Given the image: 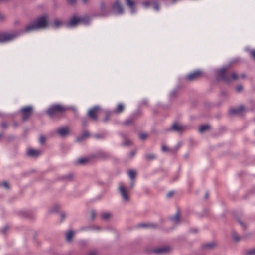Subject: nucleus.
I'll return each mask as SVG.
<instances>
[{
    "instance_id": "nucleus-1",
    "label": "nucleus",
    "mask_w": 255,
    "mask_h": 255,
    "mask_svg": "<svg viewBox=\"0 0 255 255\" xmlns=\"http://www.w3.org/2000/svg\"><path fill=\"white\" fill-rule=\"evenodd\" d=\"M47 26L48 22L46 17L45 16H42L37 19L34 22L27 25L23 32H28L39 29H43L47 27Z\"/></svg>"
},
{
    "instance_id": "nucleus-2",
    "label": "nucleus",
    "mask_w": 255,
    "mask_h": 255,
    "mask_svg": "<svg viewBox=\"0 0 255 255\" xmlns=\"http://www.w3.org/2000/svg\"><path fill=\"white\" fill-rule=\"evenodd\" d=\"M66 110V108L61 105H54L47 110V114L51 117L60 116Z\"/></svg>"
},
{
    "instance_id": "nucleus-3",
    "label": "nucleus",
    "mask_w": 255,
    "mask_h": 255,
    "mask_svg": "<svg viewBox=\"0 0 255 255\" xmlns=\"http://www.w3.org/2000/svg\"><path fill=\"white\" fill-rule=\"evenodd\" d=\"M228 68L224 67L221 69L218 72V76L224 79L226 82H229L232 80H237L239 78L240 76H238L235 73H232L231 74V78L225 76V73L227 71Z\"/></svg>"
},
{
    "instance_id": "nucleus-4",
    "label": "nucleus",
    "mask_w": 255,
    "mask_h": 255,
    "mask_svg": "<svg viewBox=\"0 0 255 255\" xmlns=\"http://www.w3.org/2000/svg\"><path fill=\"white\" fill-rule=\"evenodd\" d=\"M20 33L17 32L0 33V43L7 42L14 39Z\"/></svg>"
},
{
    "instance_id": "nucleus-5",
    "label": "nucleus",
    "mask_w": 255,
    "mask_h": 255,
    "mask_svg": "<svg viewBox=\"0 0 255 255\" xmlns=\"http://www.w3.org/2000/svg\"><path fill=\"white\" fill-rule=\"evenodd\" d=\"M203 75L201 71L197 70L187 75L185 78L188 81H192L201 78Z\"/></svg>"
},
{
    "instance_id": "nucleus-6",
    "label": "nucleus",
    "mask_w": 255,
    "mask_h": 255,
    "mask_svg": "<svg viewBox=\"0 0 255 255\" xmlns=\"http://www.w3.org/2000/svg\"><path fill=\"white\" fill-rule=\"evenodd\" d=\"M33 108L31 106H26L22 108L21 110V113L23 120H26L32 115Z\"/></svg>"
},
{
    "instance_id": "nucleus-7",
    "label": "nucleus",
    "mask_w": 255,
    "mask_h": 255,
    "mask_svg": "<svg viewBox=\"0 0 255 255\" xmlns=\"http://www.w3.org/2000/svg\"><path fill=\"white\" fill-rule=\"evenodd\" d=\"M119 190L123 200L126 202H128L129 199L128 193L123 184L119 185Z\"/></svg>"
},
{
    "instance_id": "nucleus-8",
    "label": "nucleus",
    "mask_w": 255,
    "mask_h": 255,
    "mask_svg": "<svg viewBox=\"0 0 255 255\" xmlns=\"http://www.w3.org/2000/svg\"><path fill=\"white\" fill-rule=\"evenodd\" d=\"M111 8L112 10L116 14H121L123 12V6L118 0L113 3Z\"/></svg>"
},
{
    "instance_id": "nucleus-9",
    "label": "nucleus",
    "mask_w": 255,
    "mask_h": 255,
    "mask_svg": "<svg viewBox=\"0 0 255 255\" xmlns=\"http://www.w3.org/2000/svg\"><path fill=\"white\" fill-rule=\"evenodd\" d=\"M172 249L169 246H162L153 249V252L157 254H165L169 253Z\"/></svg>"
},
{
    "instance_id": "nucleus-10",
    "label": "nucleus",
    "mask_w": 255,
    "mask_h": 255,
    "mask_svg": "<svg viewBox=\"0 0 255 255\" xmlns=\"http://www.w3.org/2000/svg\"><path fill=\"white\" fill-rule=\"evenodd\" d=\"M85 21L84 18H79L76 16L72 17L68 22L67 25L69 27H74L78 24Z\"/></svg>"
},
{
    "instance_id": "nucleus-11",
    "label": "nucleus",
    "mask_w": 255,
    "mask_h": 255,
    "mask_svg": "<svg viewBox=\"0 0 255 255\" xmlns=\"http://www.w3.org/2000/svg\"><path fill=\"white\" fill-rule=\"evenodd\" d=\"M100 110V107L98 106L94 107L91 108L88 112V116L93 120H96L97 119V114Z\"/></svg>"
},
{
    "instance_id": "nucleus-12",
    "label": "nucleus",
    "mask_w": 255,
    "mask_h": 255,
    "mask_svg": "<svg viewBox=\"0 0 255 255\" xmlns=\"http://www.w3.org/2000/svg\"><path fill=\"white\" fill-rule=\"evenodd\" d=\"M171 128L177 132H182L184 131L186 128L181 124L175 123L172 125Z\"/></svg>"
},
{
    "instance_id": "nucleus-13",
    "label": "nucleus",
    "mask_w": 255,
    "mask_h": 255,
    "mask_svg": "<svg viewBox=\"0 0 255 255\" xmlns=\"http://www.w3.org/2000/svg\"><path fill=\"white\" fill-rule=\"evenodd\" d=\"M69 128L68 127H63L57 129V132L61 136H66L69 134Z\"/></svg>"
},
{
    "instance_id": "nucleus-14",
    "label": "nucleus",
    "mask_w": 255,
    "mask_h": 255,
    "mask_svg": "<svg viewBox=\"0 0 255 255\" xmlns=\"http://www.w3.org/2000/svg\"><path fill=\"white\" fill-rule=\"evenodd\" d=\"M244 111V108L241 106L238 108H233L230 110V113L232 115H241Z\"/></svg>"
},
{
    "instance_id": "nucleus-15",
    "label": "nucleus",
    "mask_w": 255,
    "mask_h": 255,
    "mask_svg": "<svg viewBox=\"0 0 255 255\" xmlns=\"http://www.w3.org/2000/svg\"><path fill=\"white\" fill-rule=\"evenodd\" d=\"M40 153V152L39 150L29 149L27 151V155L31 157H36L38 156Z\"/></svg>"
},
{
    "instance_id": "nucleus-16",
    "label": "nucleus",
    "mask_w": 255,
    "mask_h": 255,
    "mask_svg": "<svg viewBox=\"0 0 255 255\" xmlns=\"http://www.w3.org/2000/svg\"><path fill=\"white\" fill-rule=\"evenodd\" d=\"M128 174L130 179L133 180L131 185V186L133 187L134 186V180L136 177V172L134 170L129 169L128 170Z\"/></svg>"
},
{
    "instance_id": "nucleus-17",
    "label": "nucleus",
    "mask_w": 255,
    "mask_h": 255,
    "mask_svg": "<svg viewBox=\"0 0 255 255\" xmlns=\"http://www.w3.org/2000/svg\"><path fill=\"white\" fill-rule=\"evenodd\" d=\"M90 133L87 131H84L81 136L77 137V140L78 141H80L84 139H86L90 136Z\"/></svg>"
},
{
    "instance_id": "nucleus-18",
    "label": "nucleus",
    "mask_w": 255,
    "mask_h": 255,
    "mask_svg": "<svg viewBox=\"0 0 255 255\" xmlns=\"http://www.w3.org/2000/svg\"><path fill=\"white\" fill-rule=\"evenodd\" d=\"M217 246V244L214 242H210L203 246V248L205 249H211Z\"/></svg>"
},
{
    "instance_id": "nucleus-19",
    "label": "nucleus",
    "mask_w": 255,
    "mask_h": 255,
    "mask_svg": "<svg viewBox=\"0 0 255 255\" xmlns=\"http://www.w3.org/2000/svg\"><path fill=\"white\" fill-rule=\"evenodd\" d=\"M127 4L129 7L131 9V12H134V2L132 0H126Z\"/></svg>"
},
{
    "instance_id": "nucleus-20",
    "label": "nucleus",
    "mask_w": 255,
    "mask_h": 255,
    "mask_svg": "<svg viewBox=\"0 0 255 255\" xmlns=\"http://www.w3.org/2000/svg\"><path fill=\"white\" fill-rule=\"evenodd\" d=\"M124 109V106L122 103H119L118 104L116 109L115 110L114 112L116 113H120L123 111Z\"/></svg>"
},
{
    "instance_id": "nucleus-21",
    "label": "nucleus",
    "mask_w": 255,
    "mask_h": 255,
    "mask_svg": "<svg viewBox=\"0 0 255 255\" xmlns=\"http://www.w3.org/2000/svg\"><path fill=\"white\" fill-rule=\"evenodd\" d=\"M112 216L111 214L108 212H105L102 214L101 217L103 220L108 221Z\"/></svg>"
},
{
    "instance_id": "nucleus-22",
    "label": "nucleus",
    "mask_w": 255,
    "mask_h": 255,
    "mask_svg": "<svg viewBox=\"0 0 255 255\" xmlns=\"http://www.w3.org/2000/svg\"><path fill=\"white\" fill-rule=\"evenodd\" d=\"M74 232L72 231H69L66 234V240L70 242L72 239Z\"/></svg>"
},
{
    "instance_id": "nucleus-23",
    "label": "nucleus",
    "mask_w": 255,
    "mask_h": 255,
    "mask_svg": "<svg viewBox=\"0 0 255 255\" xmlns=\"http://www.w3.org/2000/svg\"><path fill=\"white\" fill-rule=\"evenodd\" d=\"M210 129V126L208 125L201 126L199 128V131L203 133Z\"/></svg>"
},
{
    "instance_id": "nucleus-24",
    "label": "nucleus",
    "mask_w": 255,
    "mask_h": 255,
    "mask_svg": "<svg viewBox=\"0 0 255 255\" xmlns=\"http://www.w3.org/2000/svg\"><path fill=\"white\" fill-rule=\"evenodd\" d=\"M89 161V159L86 158H81L77 160V163L80 165H83L87 163Z\"/></svg>"
},
{
    "instance_id": "nucleus-25",
    "label": "nucleus",
    "mask_w": 255,
    "mask_h": 255,
    "mask_svg": "<svg viewBox=\"0 0 255 255\" xmlns=\"http://www.w3.org/2000/svg\"><path fill=\"white\" fill-rule=\"evenodd\" d=\"M62 23L60 20H55L54 21V25L56 27H58L62 25Z\"/></svg>"
},
{
    "instance_id": "nucleus-26",
    "label": "nucleus",
    "mask_w": 255,
    "mask_h": 255,
    "mask_svg": "<svg viewBox=\"0 0 255 255\" xmlns=\"http://www.w3.org/2000/svg\"><path fill=\"white\" fill-rule=\"evenodd\" d=\"M139 138L142 140H144L147 138L148 135L146 133H140L139 135Z\"/></svg>"
},
{
    "instance_id": "nucleus-27",
    "label": "nucleus",
    "mask_w": 255,
    "mask_h": 255,
    "mask_svg": "<svg viewBox=\"0 0 255 255\" xmlns=\"http://www.w3.org/2000/svg\"><path fill=\"white\" fill-rule=\"evenodd\" d=\"M146 158L148 160H152L155 158V156L153 154H148L146 155Z\"/></svg>"
},
{
    "instance_id": "nucleus-28",
    "label": "nucleus",
    "mask_w": 255,
    "mask_h": 255,
    "mask_svg": "<svg viewBox=\"0 0 255 255\" xmlns=\"http://www.w3.org/2000/svg\"><path fill=\"white\" fill-rule=\"evenodd\" d=\"M132 142L130 140H129V139H126L124 141V144L125 145L128 146V145H130V144H132Z\"/></svg>"
},
{
    "instance_id": "nucleus-29",
    "label": "nucleus",
    "mask_w": 255,
    "mask_h": 255,
    "mask_svg": "<svg viewBox=\"0 0 255 255\" xmlns=\"http://www.w3.org/2000/svg\"><path fill=\"white\" fill-rule=\"evenodd\" d=\"M179 215L177 213L174 217L173 220L175 222H177L179 221Z\"/></svg>"
},
{
    "instance_id": "nucleus-30",
    "label": "nucleus",
    "mask_w": 255,
    "mask_h": 255,
    "mask_svg": "<svg viewBox=\"0 0 255 255\" xmlns=\"http://www.w3.org/2000/svg\"><path fill=\"white\" fill-rule=\"evenodd\" d=\"M133 122V120L132 119H128L125 121V123L127 125H128L131 123H132Z\"/></svg>"
},
{
    "instance_id": "nucleus-31",
    "label": "nucleus",
    "mask_w": 255,
    "mask_h": 255,
    "mask_svg": "<svg viewBox=\"0 0 255 255\" xmlns=\"http://www.w3.org/2000/svg\"><path fill=\"white\" fill-rule=\"evenodd\" d=\"M243 90V87L241 85H238L236 87V91L238 92L242 91Z\"/></svg>"
},
{
    "instance_id": "nucleus-32",
    "label": "nucleus",
    "mask_w": 255,
    "mask_h": 255,
    "mask_svg": "<svg viewBox=\"0 0 255 255\" xmlns=\"http://www.w3.org/2000/svg\"><path fill=\"white\" fill-rule=\"evenodd\" d=\"M87 255H97V253L96 251H92L88 253Z\"/></svg>"
},
{
    "instance_id": "nucleus-33",
    "label": "nucleus",
    "mask_w": 255,
    "mask_h": 255,
    "mask_svg": "<svg viewBox=\"0 0 255 255\" xmlns=\"http://www.w3.org/2000/svg\"><path fill=\"white\" fill-rule=\"evenodd\" d=\"M95 215H96V214H95V211H92L90 213L91 219L92 220H93L95 218Z\"/></svg>"
},
{
    "instance_id": "nucleus-34",
    "label": "nucleus",
    "mask_w": 255,
    "mask_h": 255,
    "mask_svg": "<svg viewBox=\"0 0 255 255\" xmlns=\"http://www.w3.org/2000/svg\"><path fill=\"white\" fill-rule=\"evenodd\" d=\"M77 0H67L68 3L71 5H73L76 2Z\"/></svg>"
},
{
    "instance_id": "nucleus-35",
    "label": "nucleus",
    "mask_w": 255,
    "mask_h": 255,
    "mask_svg": "<svg viewBox=\"0 0 255 255\" xmlns=\"http://www.w3.org/2000/svg\"><path fill=\"white\" fill-rule=\"evenodd\" d=\"M233 239L234 241L238 242L240 241V238L237 235H234L233 236Z\"/></svg>"
},
{
    "instance_id": "nucleus-36",
    "label": "nucleus",
    "mask_w": 255,
    "mask_h": 255,
    "mask_svg": "<svg viewBox=\"0 0 255 255\" xmlns=\"http://www.w3.org/2000/svg\"><path fill=\"white\" fill-rule=\"evenodd\" d=\"M142 4L145 6V7H148V6H149V5L150 4V2L149 1H144L142 3Z\"/></svg>"
},
{
    "instance_id": "nucleus-37",
    "label": "nucleus",
    "mask_w": 255,
    "mask_h": 255,
    "mask_svg": "<svg viewBox=\"0 0 255 255\" xmlns=\"http://www.w3.org/2000/svg\"><path fill=\"white\" fill-rule=\"evenodd\" d=\"M250 55L254 59H255V50L251 51L250 52Z\"/></svg>"
},
{
    "instance_id": "nucleus-38",
    "label": "nucleus",
    "mask_w": 255,
    "mask_h": 255,
    "mask_svg": "<svg viewBox=\"0 0 255 255\" xmlns=\"http://www.w3.org/2000/svg\"><path fill=\"white\" fill-rule=\"evenodd\" d=\"M162 151H163L165 152V151H168V148H167V147L166 146V145H162Z\"/></svg>"
},
{
    "instance_id": "nucleus-39",
    "label": "nucleus",
    "mask_w": 255,
    "mask_h": 255,
    "mask_svg": "<svg viewBox=\"0 0 255 255\" xmlns=\"http://www.w3.org/2000/svg\"><path fill=\"white\" fill-rule=\"evenodd\" d=\"M66 178L68 180H72L73 178V175H72V174L68 175L66 176Z\"/></svg>"
},
{
    "instance_id": "nucleus-40",
    "label": "nucleus",
    "mask_w": 255,
    "mask_h": 255,
    "mask_svg": "<svg viewBox=\"0 0 255 255\" xmlns=\"http://www.w3.org/2000/svg\"><path fill=\"white\" fill-rule=\"evenodd\" d=\"M136 154V151L135 150H133L132 151H131L129 154V156L130 157H133L135 154Z\"/></svg>"
},
{
    "instance_id": "nucleus-41",
    "label": "nucleus",
    "mask_w": 255,
    "mask_h": 255,
    "mask_svg": "<svg viewBox=\"0 0 255 255\" xmlns=\"http://www.w3.org/2000/svg\"><path fill=\"white\" fill-rule=\"evenodd\" d=\"M3 186H4V187H5L6 188H7V189L9 188V185H8V183H7V182H4L3 183Z\"/></svg>"
},
{
    "instance_id": "nucleus-42",
    "label": "nucleus",
    "mask_w": 255,
    "mask_h": 255,
    "mask_svg": "<svg viewBox=\"0 0 255 255\" xmlns=\"http://www.w3.org/2000/svg\"><path fill=\"white\" fill-rule=\"evenodd\" d=\"M45 138L43 136H41L39 139V141L41 143H43L45 142Z\"/></svg>"
},
{
    "instance_id": "nucleus-43",
    "label": "nucleus",
    "mask_w": 255,
    "mask_h": 255,
    "mask_svg": "<svg viewBox=\"0 0 255 255\" xmlns=\"http://www.w3.org/2000/svg\"><path fill=\"white\" fill-rule=\"evenodd\" d=\"M249 254H250V255H255V249H253V250H251V251L249 252Z\"/></svg>"
},
{
    "instance_id": "nucleus-44",
    "label": "nucleus",
    "mask_w": 255,
    "mask_h": 255,
    "mask_svg": "<svg viewBox=\"0 0 255 255\" xmlns=\"http://www.w3.org/2000/svg\"><path fill=\"white\" fill-rule=\"evenodd\" d=\"M100 8L102 10H104L105 8V5L104 3H102L100 4Z\"/></svg>"
},
{
    "instance_id": "nucleus-45",
    "label": "nucleus",
    "mask_w": 255,
    "mask_h": 255,
    "mask_svg": "<svg viewBox=\"0 0 255 255\" xmlns=\"http://www.w3.org/2000/svg\"><path fill=\"white\" fill-rule=\"evenodd\" d=\"M5 18V16L1 13H0V20H3Z\"/></svg>"
},
{
    "instance_id": "nucleus-46",
    "label": "nucleus",
    "mask_w": 255,
    "mask_h": 255,
    "mask_svg": "<svg viewBox=\"0 0 255 255\" xmlns=\"http://www.w3.org/2000/svg\"><path fill=\"white\" fill-rule=\"evenodd\" d=\"M2 127L3 128H6L7 127V125L6 123L3 122L2 124Z\"/></svg>"
},
{
    "instance_id": "nucleus-47",
    "label": "nucleus",
    "mask_w": 255,
    "mask_h": 255,
    "mask_svg": "<svg viewBox=\"0 0 255 255\" xmlns=\"http://www.w3.org/2000/svg\"><path fill=\"white\" fill-rule=\"evenodd\" d=\"M173 194V192H169L168 194H167V196L169 197H170L172 196V195Z\"/></svg>"
},
{
    "instance_id": "nucleus-48",
    "label": "nucleus",
    "mask_w": 255,
    "mask_h": 255,
    "mask_svg": "<svg viewBox=\"0 0 255 255\" xmlns=\"http://www.w3.org/2000/svg\"><path fill=\"white\" fill-rule=\"evenodd\" d=\"M95 136L96 138H102L103 137V135H95Z\"/></svg>"
},
{
    "instance_id": "nucleus-49",
    "label": "nucleus",
    "mask_w": 255,
    "mask_h": 255,
    "mask_svg": "<svg viewBox=\"0 0 255 255\" xmlns=\"http://www.w3.org/2000/svg\"><path fill=\"white\" fill-rule=\"evenodd\" d=\"M204 198L205 199H207L208 198V193H206L205 195Z\"/></svg>"
},
{
    "instance_id": "nucleus-50",
    "label": "nucleus",
    "mask_w": 255,
    "mask_h": 255,
    "mask_svg": "<svg viewBox=\"0 0 255 255\" xmlns=\"http://www.w3.org/2000/svg\"><path fill=\"white\" fill-rule=\"evenodd\" d=\"M239 222H240L241 225H242L244 227H245V225L243 224V223L242 222H241V221H239Z\"/></svg>"
},
{
    "instance_id": "nucleus-51",
    "label": "nucleus",
    "mask_w": 255,
    "mask_h": 255,
    "mask_svg": "<svg viewBox=\"0 0 255 255\" xmlns=\"http://www.w3.org/2000/svg\"><path fill=\"white\" fill-rule=\"evenodd\" d=\"M82 1L84 3H86L88 1V0H82Z\"/></svg>"
},
{
    "instance_id": "nucleus-52",
    "label": "nucleus",
    "mask_w": 255,
    "mask_h": 255,
    "mask_svg": "<svg viewBox=\"0 0 255 255\" xmlns=\"http://www.w3.org/2000/svg\"><path fill=\"white\" fill-rule=\"evenodd\" d=\"M8 230V228L7 227H5L3 230V232H5V231Z\"/></svg>"
},
{
    "instance_id": "nucleus-53",
    "label": "nucleus",
    "mask_w": 255,
    "mask_h": 255,
    "mask_svg": "<svg viewBox=\"0 0 255 255\" xmlns=\"http://www.w3.org/2000/svg\"><path fill=\"white\" fill-rule=\"evenodd\" d=\"M61 216H62V218L64 219L65 217L64 215L63 214H62Z\"/></svg>"
},
{
    "instance_id": "nucleus-54",
    "label": "nucleus",
    "mask_w": 255,
    "mask_h": 255,
    "mask_svg": "<svg viewBox=\"0 0 255 255\" xmlns=\"http://www.w3.org/2000/svg\"><path fill=\"white\" fill-rule=\"evenodd\" d=\"M2 135L1 134H0V139L2 137Z\"/></svg>"
},
{
    "instance_id": "nucleus-55",
    "label": "nucleus",
    "mask_w": 255,
    "mask_h": 255,
    "mask_svg": "<svg viewBox=\"0 0 255 255\" xmlns=\"http://www.w3.org/2000/svg\"><path fill=\"white\" fill-rule=\"evenodd\" d=\"M86 19H87V21H89V17H87V18H86Z\"/></svg>"
},
{
    "instance_id": "nucleus-56",
    "label": "nucleus",
    "mask_w": 255,
    "mask_h": 255,
    "mask_svg": "<svg viewBox=\"0 0 255 255\" xmlns=\"http://www.w3.org/2000/svg\"><path fill=\"white\" fill-rule=\"evenodd\" d=\"M241 77L242 78H244V77H245V76L243 75H241Z\"/></svg>"
}]
</instances>
